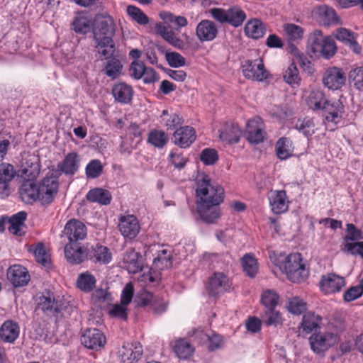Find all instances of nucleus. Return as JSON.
I'll return each instance as SVG.
<instances>
[{
	"label": "nucleus",
	"instance_id": "obj_23",
	"mask_svg": "<svg viewBox=\"0 0 363 363\" xmlns=\"http://www.w3.org/2000/svg\"><path fill=\"white\" fill-rule=\"evenodd\" d=\"M79 163V155L75 152H69L61 162L58 163L57 169L67 176H73L77 172Z\"/></svg>",
	"mask_w": 363,
	"mask_h": 363
},
{
	"label": "nucleus",
	"instance_id": "obj_61",
	"mask_svg": "<svg viewBox=\"0 0 363 363\" xmlns=\"http://www.w3.org/2000/svg\"><path fill=\"white\" fill-rule=\"evenodd\" d=\"M145 71V65L142 61L135 60L130 66V75L135 79H140L143 77Z\"/></svg>",
	"mask_w": 363,
	"mask_h": 363
},
{
	"label": "nucleus",
	"instance_id": "obj_60",
	"mask_svg": "<svg viewBox=\"0 0 363 363\" xmlns=\"http://www.w3.org/2000/svg\"><path fill=\"white\" fill-rule=\"evenodd\" d=\"M266 318L264 320L267 325L277 326L282 323V318L279 311L274 309H268L266 312Z\"/></svg>",
	"mask_w": 363,
	"mask_h": 363
},
{
	"label": "nucleus",
	"instance_id": "obj_6",
	"mask_svg": "<svg viewBox=\"0 0 363 363\" xmlns=\"http://www.w3.org/2000/svg\"><path fill=\"white\" fill-rule=\"evenodd\" d=\"M116 30V25L113 18L106 14H98L92 23L94 40L113 39Z\"/></svg>",
	"mask_w": 363,
	"mask_h": 363
},
{
	"label": "nucleus",
	"instance_id": "obj_2",
	"mask_svg": "<svg viewBox=\"0 0 363 363\" xmlns=\"http://www.w3.org/2000/svg\"><path fill=\"white\" fill-rule=\"evenodd\" d=\"M269 259L274 265L286 274L288 279L292 282H302L308 276L306 261L303 260L301 254L298 252L286 255L282 251H272Z\"/></svg>",
	"mask_w": 363,
	"mask_h": 363
},
{
	"label": "nucleus",
	"instance_id": "obj_13",
	"mask_svg": "<svg viewBox=\"0 0 363 363\" xmlns=\"http://www.w3.org/2000/svg\"><path fill=\"white\" fill-rule=\"evenodd\" d=\"M6 276L9 282L15 288L25 286L30 280L29 272L21 264L11 266L7 269Z\"/></svg>",
	"mask_w": 363,
	"mask_h": 363
},
{
	"label": "nucleus",
	"instance_id": "obj_5",
	"mask_svg": "<svg viewBox=\"0 0 363 363\" xmlns=\"http://www.w3.org/2000/svg\"><path fill=\"white\" fill-rule=\"evenodd\" d=\"M196 194L199 200L215 202L216 199L220 197L221 203L224 198V190L218 184L212 183L207 174H202L196 182Z\"/></svg>",
	"mask_w": 363,
	"mask_h": 363
},
{
	"label": "nucleus",
	"instance_id": "obj_47",
	"mask_svg": "<svg viewBox=\"0 0 363 363\" xmlns=\"http://www.w3.org/2000/svg\"><path fill=\"white\" fill-rule=\"evenodd\" d=\"M72 25L74 30L78 34H86L92 30L91 21L85 16L76 17Z\"/></svg>",
	"mask_w": 363,
	"mask_h": 363
},
{
	"label": "nucleus",
	"instance_id": "obj_24",
	"mask_svg": "<svg viewBox=\"0 0 363 363\" xmlns=\"http://www.w3.org/2000/svg\"><path fill=\"white\" fill-rule=\"evenodd\" d=\"M320 110L327 121L337 123L341 118L343 106L340 101H332L327 99Z\"/></svg>",
	"mask_w": 363,
	"mask_h": 363
},
{
	"label": "nucleus",
	"instance_id": "obj_53",
	"mask_svg": "<svg viewBox=\"0 0 363 363\" xmlns=\"http://www.w3.org/2000/svg\"><path fill=\"white\" fill-rule=\"evenodd\" d=\"M314 126L315 125L312 119L304 118L298 120L296 123L295 128L305 136L310 137L314 133Z\"/></svg>",
	"mask_w": 363,
	"mask_h": 363
},
{
	"label": "nucleus",
	"instance_id": "obj_56",
	"mask_svg": "<svg viewBox=\"0 0 363 363\" xmlns=\"http://www.w3.org/2000/svg\"><path fill=\"white\" fill-rule=\"evenodd\" d=\"M261 301L267 310H272L278 304L279 296L274 291L268 290L262 294Z\"/></svg>",
	"mask_w": 363,
	"mask_h": 363
},
{
	"label": "nucleus",
	"instance_id": "obj_55",
	"mask_svg": "<svg viewBox=\"0 0 363 363\" xmlns=\"http://www.w3.org/2000/svg\"><path fill=\"white\" fill-rule=\"evenodd\" d=\"M201 161L206 165H213L218 160L217 151L213 148H205L200 154Z\"/></svg>",
	"mask_w": 363,
	"mask_h": 363
},
{
	"label": "nucleus",
	"instance_id": "obj_35",
	"mask_svg": "<svg viewBox=\"0 0 363 363\" xmlns=\"http://www.w3.org/2000/svg\"><path fill=\"white\" fill-rule=\"evenodd\" d=\"M86 199L94 203H98L101 205H108L111 203L112 196L109 191L102 188H94L89 191Z\"/></svg>",
	"mask_w": 363,
	"mask_h": 363
},
{
	"label": "nucleus",
	"instance_id": "obj_30",
	"mask_svg": "<svg viewBox=\"0 0 363 363\" xmlns=\"http://www.w3.org/2000/svg\"><path fill=\"white\" fill-rule=\"evenodd\" d=\"M101 72L112 80L122 74L123 65L121 60L114 56L105 59Z\"/></svg>",
	"mask_w": 363,
	"mask_h": 363
},
{
	"label": "nucleus",
	"instance_id": "obj_15",
	"mask_svg": "<svg viewBox=\"0 0 363 363\" xmlns=\"http://www.w3.org/2000/svg\"><path fill=\"white\" fill-rule=\"evenodd\" d=\"M320 290L325 294L339 292L345 285V279L334 273H328L321 277L319 283Z\"/></svg>",
	"mask_w": 363,
	"mask_h": 363
},
{
	"label": "nucleus",
	"instance_id": "obj_45",
	"mask_svg": "<svg viewBox=\"0 0 363 363\" xmlns=\"http://www.w3.org/2000/svg\"><path fill=\"white\" fill-rule=\"evenodd\" d=\"M16 172L13 166L9 163L0 164V184L6 189L8 183L14 177Z\"/></svg>",
	"mask_w": 363,
	"mask_h": 363
},
{
	"label": "nucleus",
	"instance_id": "obj_22",
	"mask_svg": "<svg viewBox=\"0 0 363 363\" xmlns=\"http://www.w3.org/2000/svg\"><path fill=\"white\" fill-rule=\"evenodd\" d=\"M94 41L95 55L99 60H104L114 56L116 44L113 39H99Z\"/></svg>",
	"mask_w": 363,
	"mask_h": 363
},
{
	"label": "nucleus",
	"instance_id": "obj_1",
	"mask_svg": "<svg viewBox=\"0 0 363 363\" xmlns=\"http://www.w3.org/2000/svg\"><path fill=\"white\" fill-rule=\"evenodd\" d=\"M58 189L59 179L51 174L38 183L34 181H25L21 186L20 196L26 203L38 201L42 205H49L56 197Z\"/></svg>",
	"mask_w": 363,
	"mask_h": 363
},
{
	"label": "nucleus",
	"instance_id": "obj_49",
	"mask_svg": "<svg viewBox=\"0 0 363 363\" xmlns=\"http://www.w3.org/2000/svg\"><path fill=\"white\" fill-rule=\"evenodd\" d=\"M128 14L140 25H146L149 23L147 16L139 8L130 5L127 7Z\"/></svg>",
	"mask_w": 363,
	"mask_h": 363
},
{
	"label": "nucleus",
	"instance_id": "obj_37",
	"mask_svg": "<svg viewBox=\"0 0 363 363\" xmlns=\"http://www.w3.org/2000/svg\"><path fill=\"white\" fill-rule=\"evenodd\" d=\"M276 154L280 160L289 158L293 153L292 141L283 137L278 140L275 145Z\"/></svg>",
	"mask_w": 363,
	"mask_h": 363
},
{
	"label": "nucleus",
	"instance_id": "obj_50",
	"mask_svg": "<svg viewBox=\"0 0 363 363\" xmlns=\"http://www.w3.org/2000/svg\"><path fill=\"white\" fill-rule=\"evenodd\" d=\"M287 308L290 313L300 315L306 310V303L299 297L294 296L289 299Z\"/></svg>",
	"mask_w": 363,
	"mask_h": 363
},
{
	"label": "nucleus",
	"instance_id": "obj_28",
	"mask_svg": "<svg viewBox=\"0 0 363 363\" xmlns=\"http://www.w3.org/2000/svg\"><path fill=\"white\" fill-rule=\"evenodd\" d=\"M26 218L27 213L25 211H20L13 215L9 220V231L16 236L24 235L26 229L25 225Z\"/></svg>",
	"mask_w": 363,
	"mask_h": 363
},
{
	"label": "nucleus",
	"instance_id": "obj_20",
	"mask_svg": "<svg viewBox=\"0 0 363 363\" xmlns=\"http://www.w3.org/2000/svg\"><path fill=\"white\" fill-rule=\"evenodd\" d=\"M118 228L125 238L133 239L140 231V225L137 218L133 215L121 216L119 219Z\"/></svg>",
	"mask_w": 363,
	"mask_h": 363
},
{
	"label": "nucleus",
	"instance_id": "obj_14",
	"mask_svg": "<svg viewBox=\"0 0 363 363\" xmlns=\"http://www.w3.org/2000/svg\"><path fill=\"white\" fill-rule=\"evenodd\" d=\"M81 341L86 347L98 350L105 345L106 337L99 329L88 328L82 335Z\"/></svg>",
	"mask_w": 363,
	"mask_h": 363
},
{
	"label": "nucleus",
	"instance_id": "obj_8",
	"mask_svg": "<svg viewBox=\"0 0 363 363\" xmlns=\"http://www.w3.org/2000/svg\"><path fill=\"white\" fill-rule=\"evenodd\" d=\"M69 307L67 302L62 299H56L50 291L45 292L39 297L37 308L48 315H55L66 310Z\"/></svg>",
	"mask_w": 363,
	"mask_h": 363
},
{
	"label": "nucleus",
	"instance_id": "obj_4",
	"mask_svg": "<svg viewBox=\"0 0 363 363\" xmlns=\"http://www.w3.org/2000/svg\"><path fill=\"white\" fill-rule=\"evenodd\" d=\"M209 13L217 22L221 24L228 23L234 28L242 26L247 18L245 12L238 6H230L227 10L213 8L209 10Z\"/></svg>",
	"mask_w": 363,
	"mask_h": 363
},
{
	"label": "nucleus",
	"instance_id": "obj_43",
	"mask_svg": "<svg viewBox=\"0 0 363 363\" xmlns=\"http://www.w3.org/2000/svg\"><path fill=\"white\" fill-rule=\"evenodd\" d=\"M77 286L80 290L89 292L95 287L96 279L93 275L87 272L82 273L78 277Z\"/></svg>",
	"mask_w": 363,
	"mask_h": 363
},
{
	"label": "nucleus",
	"instance_id": "obj_31",
	"mask_svg": "<svg viewBox=\"0 0 363 363\" xmlns=\"http://www.w3.org/2000/svg\"><path fill=\"white\" fill-rule=\"evenodd\" d=\"M219 137L223 141L228 143H237L241 135L240 127L233 123H225L222 130H219Z\"/></svg>",
	"mask_w": 363,
	"mask_h": 363
},
{
	"label": "nucleus",
	"instance_id": "obj_39",
	"mask_svg": "<svg viewBox=\"0 0 363 363\" xmlns=\"http://www.w3.org/2000/svg\"><path fill=\"white\" fill-rule=\"evenodd\" d=\"M321 317L313 312H307L303 316L301 328L306 333L312 332L319 327Z\"/></svg>",
	"mask_w": 363,
	"mask_h": 363
},
{
	"label": "nucleus",
	"instance_id": "obj_58",
	"mask_svg": "<svg viewBox=\"0 0 363 363\" xmlns=\"http://www.w3.org/2000/svg\"><path fill=\"white\" fill-rule=\"evenodd\" d=\"M349 78L353 82L356 89L363 91V67L352 69L349 73Z\"/></svg>",
	"mask_w": 363,
	"mask_h": 363
},
{
	"label": "nucleus",
	"instance_id": "obj_18",
	"mask_svg": "<svg viewBox=\"0 0 363 363\" xmlns=\"http://www.w3.org/2000/svg\"><path fill=\"white\" fill-rule=\"evenodd\" d=\"M268 199L271 209L274 213L281 214L288 211L289 201L288 200L286 191L272 190L268 196Z\"/></svg>",
	"mask_w": 363,
	"mask_h": 363
},
{
	"label": "nucleus",
	"instance_id": "obj_38",
	"mask_svg": "<svg viewBox=\"0 0 363 363\" xmlns=\"http://www.w3.org/2000/svg\"><path fill=\"white\" fill-rule=\"evenodd\" d=\"M363 239L362 231L358 229L354 224L347 223L346 225V234L344 237V245L345 249L347 250V244H355L357 242H361L360 241Z\"/></svg>",
	"mask_w": 363,
	"mask_h": 363
},
{
	"label": "nucleus",
	"instance_id": "obj_7",
	"mask_svg": "<svg viewBox=\"0 0 363 363\" xmlns=\"http://www.w3.org/2000/svg\"><path fill=\"white\" fill-rule=\"evenodd\" d=\"M243 76L253 81L263 82L269 78V73L266 69L262 58L245 60L241 62Z\"/></svg>",
	"mask_w": 363,
	"mask_h": 363
},
{
	"label": "nucleus",
	"instance_id": "obj_16",
	"mask_svg": "<svg viewBox=\"0 0 363 363\" xmlns=\"http://www.w3.org/2000/svg\"><path fill=\"white\" fill-rule=\"evenodd\" d=\"M218 34V29L214 21L204 19L196 26V35L201 42L212 41L216 38Z\"/></svg>",
	"mask_w": 363,
	"mask_h": 363
},
{
	"label": "nucleus",
	"instance_id": "obj_54",
	"mask_svg": "<svg viewBox=\"0 0 363 363\" xmlns=\"http://www.w3.org/2000/svg\"><path fill=\"white\" fill-rule=\"evenodd\" d=\"M284 30L287 36L292 40L301 39L304 33V30L301 26L294 23L285 24L284 26Z\"/></svg>",
	"mask_w": 363,
	"mask_h": 363
},
{
	"label": "nucleus",
	"instance_id": "obj_3",
	"mask_svg": "<svg viewBox=\"0 0 363 363\" xmlns=\"http://www.w3.org/2000/svg\"><path fill=\"white\" fill-rule=\"evenodd\" d=\"M86 231L87 228L82 222L77 219L69 220L62 231L68 240L64 250H87L82 243L86 237Z\"/></svg>",
	"mask_w": 363,
	"mask_h": 363
},
{
	"label": "nucleus",
	"instance_id": "obj_62",
	"mask_svg": "<svg viewBox=\"0 0 363 363\" xmlns=\"http://www.w3.org/2000/svg\"><path fill=\"white\" fill-rule=\"evenodd\" d=\"M127 305L114 304L109 310V315L111 317L126 320L128 319Z\"/></svg>",
	"mask_w": 363,
	"mask_h": 363
},
{
	"label": "nucleus",
	"instance_id": "obj_27",
	"mask_svg": "<svg viewBox=\"0 0 363 363\" xmlns=\"http://www.w3.org/2000/svg\"><path fill=\"white\" fill-rule=\"evenodd\" d=\"M123 262L128 272L132 274L141 271L144 264L143 257L138 251H127Z\"/></svg>",
	"mask_w": 363,
	"mask_h": 363
},
{
	"label": "nucleus",
	"instance_id": "obj_34",
	"mask_svg": "<svg viewBox=\"0 0 363 363\" xmlns=\"http://www.w3.org/2000/svg\"><path fill=\"white\" fill-rule=\"evenodd\" d=\"M315 14L320 23L325 26L336 24L339 18L335 11L326 5L320 6L317 8Z\"/></svg>",
	"mask_w": 363,
	"mask_h": 363
},
{
	"label": "nucleus",
	"instance_id": "obj_59",
	"mask_svg": "<svg viewBox=\"0 0 363 363\" xmlns=\"http://www.w3.org/2000/svg\"><path fill=\"white\" fill-rule=\"evenodd\" d=\"M35 261L46 269L52 268L51 255L50 251H32Z\"/></svg>",
	"mask_w": 363,
	"mask_h": 363
},
{
	"label": "nucleus",
	"instance_id": "obj_44",
	"mask_svg": "<svg viewBox=\"0 0 363 363\" xmlns=\"http://www.w3.org/2000/svg\"><path fill=\"white\" fill-rule=\"evenodd\" d=\"M147 141L156 147L162 148L168 142V135L162 130H154L148 134Z\"/></svg>",
	"mask_w": 363,
	"mask_h": 363
},
{
	"label": "nucleus",
	"instance_id": "obj_9",
	"mask_svg": "<svg viewBox=\"0 0 363 363\" xmlns=\"http://www.w3.org/2000/svg\"><path fill=\"white\" fill-rule=\"evenodd\" d=\"M232 283L229 277L223 272H215L208 279L206 291L208 296L218 298L230 290Z\"/></svg>",
	"mask_w": 363,
	"mask_h": 363
},
{
	"label": "nucleus",
	"instance_id": "obj_64",
	"mask_svg": "<svg viewBox=\"0 0 363 363\" xmlns=\"http://www.w3.org/2000/svg\"><path fill=\"white\" fill-rule=\"evenodd\" d=\"M335 37L339 41L347 45L354 38L356 37V34L345 28H340L336 30Z\"/></svg>",
	"mask_w": 363,
	"mask_h": 363
},
{
	"label": "nucleus",
	"instance_id": "obj_32",
	"mask_svg": "<svg viewBox=\"0 0 363 363\" xmlns=\"http://www.w3.org/2000/svg\"><path fill=\"white\" fill-rule=\"evenodd\" d=\"M266 31V25L258 18H253L247 22L245 26V33L252 39L262 38Z\"/></svg>",
	"mask_w": 363,
	"mask_h": 363
},
{
	"label": "nucleus",
	"instance_id": "obj_17",
	"mask_svg": "<svg viewBox=\"0 0 363 363\" xmlns=\"http://www.w3.org/2000/svg\"><path fill=\"white\" fill-rule=\"evenodd\" d=\"M19 172L26 181H33L40 173V164L37 157L34 155L23 157Z\"/></svg>",
	"mask_w": 363,
	"mask_h": 363
},
{
	"label": "nucleus",
	"instance_id": "obj_46",
	"mask_svg": "<svg viewBox=\"0 0 363 363\" xmlns=\"http://www.w3.org/2000/svg\"><path fill=\"white\" fill-rule=\"evenodd\" d=\"M104 171V165L98 159L91 160L85 168L86 176L88 179H96L101 176Z\"/></svg>",
	"mask_w": 363,
	"mask_h": 363
},
{
	"label": "nucleus",
	"instance_id": "obj_26",
	"mask_svg": "<svg viewBox=\"0 0 363 363\" xmlns=\"http://www.w3.org/2000/svg\"><path fill=\"white\" fill-rule=\"evenodd\" d=\"M111 93L116 101L126 104L131 101L133 90L130 85L120 82L113 85Z\"/></svg>",
	"mask_w": 363,
	"mask_h": 363
},
{
	"label": "nucleus",
	"instance_id": "obj_25",
	"mask_svg": "<svg viewBox=\"0 0 363 363\" xmlns=\"http://www.w3.org/2000/svg\"><path fill=\"white\" fill-rule=\"evenodd\" d=\"M119 356L124 363H132L138 360L143 354L142 345L139 342L125 344L119 350Z\"/></svg>",
	"mask_w": 363,
	"mask_h": 363
},
{
	"label": "nucleus",
	"instance_id": "obj_63",
	"mask_svg": "<svg viewBox=\"0 0 363 363\" xmlns=\"http://www.w3.org/2000/svg\"><path fill=\"white\" fill-rule=\"evenodd\" d=\"M166 59L172 67H179L185 65V58L178 52H172L166 54Z\"/></svg>",
	"mask_w": 363,
	"mask_h": 363
},
{
	"label": "nucleus",
	"instance_id": "obj_36",
	"mask_svg": "<svg viewBox=\"0 0 363 363\" xmlns=\"http://www.w3.org/2000/svg\"><path fill=\"white\" fill-rule=\"evenodd\" d=\"M241 264L244 272L248 277H255L258 272L259 264L254 254L251 252L245 254L241 259Z\"/></svg>",
	"mask_w": 363,
	"mask_h": 363
},
{
	"label": "nucleus",
	"instance_id": "obj_19",
	"mask_svg": "<svg viewBox=\"0 0 363 363\" xmlns=\"http://www.w3.org/2000/svg\"><path fill=\"white\" fill-rule=\"evenodd\" d=\"M196 138V135L194 128L187 125L177 129L172 137L173 143L181 148L189 147Z\"/></svg>",
	"mask_w": 363,
	"mask_h": 363
},
{
	"label": "nucleus",
	"instance_id": "obj_48",
	"mask_svg": "<svg viewBox=\"0 0 363 363\" xmlns=\"http://www.w3.org/2000/svg\"><path fill=\"white\" fill-rule=\"evenodd\" d=\"M89 259L94 263L107 264L112 259V254L110 251H88Z\"/></svg>",
	"mask_w": 363,
	"mask_h": 363
},
{
	"label": "nucleus",
	"instance_id": "obj_12",
	"mask_svg": "<svg viewBox=\"0 0 363 363\" xmlns=\"http://www.w3.org/2000/svg\"><path fill=\"white\" fill-rule=\"evenodd\" d=\"M345 74L341 68L329 67L323 74V84L330 89L337 90L345 85Z\"/></svg>",
	"mask_w": 363,
	"mask_h": 363
},
{
	"label": "nucleus",
	"instance_id": "obj_51",
	"mask_svg": "<svg viewBox=\"0 0 363 363\" xmlns=\"http://www.w3.org/2000/svg\"><path fill=\"white\" fill-rule=\"evenodd\" d=\"M337 46L335 45L334 39L330 36H326L323 47L320 52L325 59H330L336 53Z\"/></svg>",
	"mask_w": 363,
	"mask_h": 363
},
{
	"label": "nucleus",
	"instance_id": "obj_29",
	"mask_svg": "<svg viewBox=\"0 0 363 363\" xmlns=\"http://www.w3.org/2000/svg\"><path fill=\"white\" fill-rule=\"evenodd\" d=\"M19 326L13 320L5 321L0 328V339L4 342L12 343L19 335Z\"/></svg>",
	"mask_w": 363,
	"mask_h": 363
},
{
	"label": "nucleus",
	"instance_id": "obj_41",
	"mask_svg": "<svg viewBox=\"0 0 363 363\" xmlns=\"http://www.w3.org/2000/svg\"><path fill=\"white\" fill-rule=\"evenodd\" d=\"M284 80L291 87L298 86L301 83V77L298 68L294 62H292L284 73Z\"/></svg>",
	"mask_w": 363,
	"mask_h": 363
},
{
	"label": "nucleus",
	"instance_id": "obj_52",
	"mask_svg": "<svg viewBox=\"0 0 363 363\" xmlns=\"http://www.w3.org/2000/svg\"><path fill=\"white\" fill-rule=\"evenodd\" d=\"M65 257L70 264H78L89 258L88 251H64Z\"/></svg>",
	"mask_w": 363,
	"mask_h": 363
},
{
	"label": "nucleus",
	"instance_id": "obj_33",
	"mask_svg": "<svg viewBox=\"0 0 363 363\" xmlns=\"http://www.w3.org/2000/svg\"><path fill=\"white\" fill-rule=\"evenodd\" d=\"M325 37L323 36L322 31L319 30H314L309 36L307 43V50L308 54L312 55H319Z\"/></svg>",
	"mask_w": 363,
	"mask_h": 363
},
{
	"label": "nucleus",
	"instance_id": "obj_40",
	"mask_svg": "<svg viewBox=\"0 0 363 363\" xmlns=\"http://www.w3.org/2000/svg\"><path fill=\"white\" fill-rule=\"evenodd\" d=\"M327 99L320 90L311 91L306 100L308 107L313 110H320Z\"/></svg>",
	"mask_w": 363,
	"mask_h": 363
},
{
	"label": "nucleus",
	"instance_id": "obj_42",
	"mask_svg": "<svg viewBox=\"0 0 363 363\" xmlns=\"http://www.w3.org/2000/svg\"><path fill=\"white\" fill-rule=\"evenodd\" d=\"M174 352L180 359H186L194 352L192 345L185 340H178L174 345Z\"/></svg>",
	"mask_w": 363,
	"mask_h": 363
},
{
	"label": "nucleus",
	"instance_id": "obj_10",
	"mask_svg": "<svg viewBox=\"0 0 363 363\" xmlns=\"http://www.w3.org/2000/svg\"><path fill=\"white\" fill-rule=\"evenodd\" d=\"M338 340V335L333 333H314L309 337L311 348L316 354H323Z\"/></svg>",
	"mask_w": 363,
	"mask_h": 363
},
{
	"label": "nucleus",
	"instance_id": "obj_11",
	"mask_svg": "<svg viewBox=\"0 0 363 363\" xmlns=\"http://www.w3.org/2000/svg\"><path fill=\"white\" fill-rule=\"evenodd\" d=\"M220 197L216 199L215 202L199 200L196 204L197 212L201 220L208 223H213L220 217L219 205Z\"/></svg>",
	"mask_w": 363,
	"mask_h": 363
},
{
	"label": "nucleus",
	"instance_id": "obj_21",
	"mask_svg": "<svg viewBox=\"0 0 363 363\" xmlns=\"http://www.w3.org/2000/svg\"><path fill=\"white\" fill-rule=\"evenodd\" d=\"M155 29L156 33L172 46L179 50H182L184 48L183 40L178 37L169 26H165L164 23L160 22L155 24Z\"/></svg>",
	"mask_w": 363,
	"mask_h": 363
},
{
	"label": "nucleus",
	"instance_id": "obj_57",
	"mask_svg": "<svg viewBox=\"0 0 363 363\" xmlns=\"http://www.w3.org/2000/svg\"><path fill=\"white\" fill-rule=\"evenodd\" d=\"M167 252L168 251H161V253L154 259L153 262L156 267L159 268L160 269H164L172 266V255L170 253L168 254Z\"/></svg>",
	"mask_w": 363,
	"mask_h": 363
}]
</instances>
